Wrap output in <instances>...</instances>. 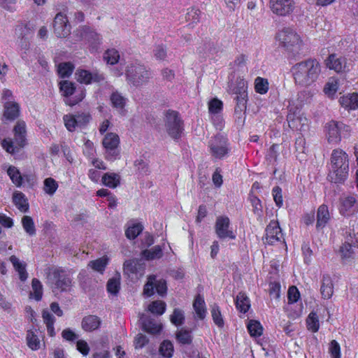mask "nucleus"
Listing matches in <instances>:
<instances>
[{
	"instance_id": "obj_1",
	"label": "nucleus",
	"mask_w": 358,
	"mask_h": 358,
	"mask_svg": "<svg viewBox=\"0 0 358 358\" xmlns=\"http://www.w3.org/2000/svg\"><path fill=\"white\" fill-rule=\"evenodd\" d=\"M321 69L320 63L316 59H308L293 66L292 72L296 84L308 87L317 81Z\"/></svg>"
},
{
	"instance_id": "obj_2",
	"label": "nucleus",
	"mask_w": 358,
	"mask_h": 358,
	"mask_svg": "<svg viewBox=\"0 0 358 358\" xmlns=\"http://www.w3.org/2000/svg\"><path fill=\"white\" fill-rule=\"evenodd\" d=\"M349 158L348 154L341 149L332 151L329 180L334 183H343L348 178Z\"/></svg>"
},
{
	"instance_id": "obj_3",
	"label": "nucleus",
	"mask_w": 358,
	"mask_h": 358,
	"mask_svg": "<svg viewBox=\"0 0 358 358\" xmlns=\"http://www.w3.org/2000/svg\"><path fill=\"white\" fill-rule=\"evenodd\" d=\"M125 75L128 84L136 87L146 85L152 78V72L138 62L127 65Z\"/></svg>"
},
{
	"instance_id": "obj_4",
	"label": "nucleus",
	"mask_w": 358,
	"mask_h": 358,
	"mask_svg": "<svg viewBox=\"0 0 358 358\" xmlns=\"http://www.w3.org/2000/svg\"><path fill=\"white\" fill-rule=\"evenodd\" d=\"M275 38L280 47L290 52L299 51L302 44L300 36L290 27H285L280 30L276 34Z\"/></svg>"
},
{
	"instance_id": "obj_5",
	"label": "nucleus",
	"mask_w": 358,
	"mask_h": 358,
	"mask_svg": "<svg viewBox=\"0 0 358 358\" xmlns=\"http://www.w3.org/2000/svg\"><path fill=\"white\" fill-rule=\"evenodd\" d=\"M48 280L55 285L54 289L68 292L72 285V273L70 271L55 268L48 273Z\"/></svg>"
},
{
	"instance_id": "obj_6",
	"label": "nucleus",
	"mask_w": 358,
	"mask_h": 358,
	"mask_svg": "<svg viewBox=\"0 0 358 358\" xmlns=\"http://www.w3.org/2000/svg\"><path fill=\"white\" fill-rule=\"evenodd\" d=\"M164 122L165 130L169 136L175 140L180 138L184 128L179 113L175 110H167L164 115Z\"/></svg>"
},
{
	"instance_id": "obj_7",
	"label": "nucleus",
	"mask_w": 358,
	"mask_h": 358,
	"mask_svg": "<svg viewBox=\"0 0 358 358\" xmlns=\"http://www.w3.org/2000/svg\"><path fill=\"white\" fill-rule=\"evenodd\" d=\"M327 136L329 143H337L341 138H347L350 136L351 129L348 125L343 122L331 121L326 124Z\"/></svg>"
},
{
	"instance_id": "obj_8",
	"label": "nucleus",
	"mask_w": 358,
	"mask_h": 358,
	"mask_svg": "<svg viewBox=\"0 0 358 358\" xmlns=\"http://www.w3.org/2000/svg\"><path fill=\"white\" fill-rule=\"evenodd\" d=\"M105 149V157L107 160L115 161L120 157L119 149L120 138L115 133L107 134L102 141Z\"/></svg>"
},
{
	"instance_id": "obj_9",
	"label": "nucleus",
	"mask_w": 358,
	"mask_h": 358,
	"mask_svg": "<svg viewBox=\"0 0 358 358\" xmlns=\"http://www.w3.org/2000/svg\"><path fill=\"white\" fill-rule=\"evenodd\" d=\"M208 148L210 155L215 159H222L229 152L227 140L222 136H215L211 138L208 142Z\"/></svg>"
},
{
	"instance_id": "obj_10",
	"label": "nucleus",
	"mask_w": 358,
	"mask_h": 358,
	"mask_svg": "<svg viewBox=\"0 0 358 358\" xmlns=\"http://www.w3.org/2000/svg\"><path fill=\"white\" fill-rule=\"evenodd\" d=\"M338 210L339 213L345 217L358 214V196L348 195L339 199Z\"/></svg>"
},
{
	"instance_id": "obj_11",
	"label": "nucleus",
	"mask_w": 358,
	"mask_h": 358,
	"mask_svg": "<svg viewBox=\"0 0 358 358\" xmlns=\"http://www.w3.org/2000/svg\"><path fill=\"white\" fill-rule=\"evenodd\" d=\"M124 273L131 280H138L144 275L145 264L141 259H129L123 265Z\"/></svg>"
},
{
	"instance_id": "obj_12",
	"label": "nucleus",
	"mask_w": 358,
	"mask_h": 358,
	"mask_svg": "<svg viewBox=\"0 0 358 358\" xmlns=\"http://www.w3.org/2000/svg\"><path fill=\"white\" fill-rule=\"evenodd\" d=\"M287 120L292 129L305 131L308 128V120L300 114V110H294L293 106L289 107Z\"/></svg>"
},
{
	"instance_id": "obj_13",
	"label": "nucleus",
	"mask_w": 358,
	"mask_h": 358,
	"mask_svg": "<svg viewBox=\"0 0 358 358\" xmlns=\"http://www.w3.org/2000/svg\"><path fill=\"white\" fill-rule=\"evenodd\" d=\"M269 7L271 11L279 16H288L296 8L294 0H270Z\"/></svg>"
},
{
	"instance_id": "obj_14",
	"label": "nucleus",
	"mask_w": 358,
	"mask_h": 358,
	"mask_svg": "<svg viewBox=\"0 0 358 358\" xmlns=\"http://www.w3.org/2000/svg\"><path fill=\"white\" fill-rule=\"evenodd\" d=\"M215 231L217 237L220 239L236 238V235L230 227L229 218L227 216H219L216 219Z\"/></svg>"
},
{
	"instance_id": "obj_15",
	"label": "nucleus",
	"mask_w": 358,
	"mask_h": 358,
	"mask_svg": "<svg viewBox=\"0 0 358 358\" xmlns=\"http://www.w3.org/2000/svg\"><path fill=\"white\" fill-rule=\"evenodd\" d=\"M284 236L278 222L271 220L266 229V243L273 245L275 243H284Z\"/></svg>"
},
{
	"instance_id": "obj_16",
	"label": "nucleus",
	"mask_w": 358,
	"mask_h": 358,
	"mask_svg": "<svg viewBox=\"0 0 358 358\" xmlns=\"http://www.w3.org/2000/svg\"><path fill=\"white\" fill-rule=\"evenodd\" d=\"M54 33L59 38H66L71 33V25L66 16L62 13L56 15L54 20Z\"/></svg>"
},
{
	"instance_id": "obj_17",
	"label": "nucleus",
	"mask_w": 358,
	"mask_h": 358,
	"mask_svg": "<svg viewBox=\"0 0 358 358\" xmlns=\"http://www.w3.org/2000/svg\"><path fill=\"white\" fill-rule=\"evenodd\" d=\"M75 75L79 83L85 85L99 83L105 79L104 76L98 71L90 72L85 69H78Z\"/></svg>"
},
{
	"instance_id": "obj_18",
	"label": "nucleus",
	"mask_w": 358,
	"mask_h": 358,
	"mask_svg": "<svg viewBox=\"0 0 358 358\" xmlns=\"http://www.w3.org/2000/svg\"><path fill=\"white\" fill-rule=\"evenodd\" d=\"M327 66L336 72H344L349 70L347 59L344 57H338L335 54L330 55L327 60Z\"/></svg>"
},
{
	"instance_id": "obj_19",
	"label": "nucleus",
	"mask_w": 358,
	"mask_h": 358,
	"mask_svg": "<svg viewBox=\"0 0 358 358\" xmlns=\"http://www.w3.org/2000/svg\"><path fill=\"white\" fill-rule=\"evenodd\" d=\"M313 93L308 90L299 92L296 99H292L289 101L288 109H289L290 106H293L294 110H300L305 104L310 102Z\"/></svg>"
},
{
	"instance_id": "obj_20",
	"label": "nucleus",
	"mask_w": 358,
	"mask_h": 358,
	"mask_svg": "<svg viewBox=\"0 0 358 358\" xmlns=\"http://www.w3.org/2000/svg\"><path fill=\"white\" fill-rule=\"evenodd\" d=\"M83 31L84 39L90 44L92 49L96 50L102 41L101 35L89 27L83 28Z\"/></svg>"
},
{
	"instance_id": "obj_21",
	"label": "nucleus",
	"mask_w": 358,
	"mask_h": 358,
	"mask_svg": "<svg viewBox=\"0 0 358 358\" xmlns=\"http://www.w3.org/2000/svg\"><path fill=\"white\" fill-rule=\"evenodd\" d=\"M320 292L324 299H330L334 294V284L328 274H324L321 280Z\"/></svg>"
},
{
	"instance_id": "obj_22",
	"label": "nucleus",
	"mask_w": 358,
	"mask_h": 358,
	"mask_svg": "<svg viewBox=\"0 0 358 358\" xmlns=\"http://www.w3.org/2000/svg\"><path fill=\"white\" fill-rule=\"evenodd\" d=\"M248 82L242 78H238L235 86L231 89L234 94L236 95V100H248Z\"/></svg>"
},
{
	"instance_id": "obj_23",
	"label": "nucleus",
	"mask_w": 358,
	"mask_h": 358,
	"mask_svg": "<svg viewBox=\"0 0 358 358\" xmlns=\"http://www.w3.org/2000/svg\"><path fill=\"white\" fill-rule=\"evenodd\" d=\"M13 131L15 143L19 147H23L26 141V124L24 122H17L13 129Z\"/></svg>"
},
{
	"instance_id": "obj_24",
	"label": "nucleus",
	"mask_w": 358,
	"mask_h": 358,
	"mask_svg": "<svg viewBox=\"0 0 358 358\" xmlns=\"http://www.w3.org/2000/svg\"><path fill=\"white\" fill-rule=\"evenodd\" d=\"M341 105L348 110L358 108V93L348 94L340 98Z\"/></svg>"
},
{
	"instance_id": "obj_25",
	"label": "nucleus",
	"mask_w": 358,
	"mask_h": 358,
	"mask_svg": "<svg viewBox=\"0 0 358 358\" xmlns=\"http://www.w3.org/2000/svg\"><path fill=\"white\" fill-rule=\"evenodd\" d=\"M330 219V215L328 207L325 205L320 206L317 212V229H323Z\"/></svg>"
},
{
	"instance_id": "obj_26",
	"label": "nucleus",
	"mask_w": 358,
	"mask_h": 358,
	"mask_svg": "<svg viewBox=\"0 0 358 358\" xmlns=\"http://www.w3.org/2000/svg\"><path fill=\"white\" fill-rule=\"evenodd\" d=\"M236 104L234 109V116L238 124L243 125L245 120V110L248 100H236Z\"/></svg>"
},
{
	"instance_id": "obj_27",
	"label": "nucleus",
	"mask_w": 358,
	"mask_h": 358,
	"mask_svg": "<svg viewBox=\"0 0 358 358\" xmlns=\"http://www.w3.org/2000/svg\"><path fill=\"white\" fill-rule=\"evenodd\" d=\"M10 262L12 263L15 270L18 273L21 281H25L27 279L28 274L26 271V264L22 262L16 256L10 257Z\"/></svg>"
},
{
	"instance_id": "obj_28",
	"label": "nucleus",
	"mask_w": 358,
	"mask_h": 358,
	"mask_svg": "<svg viewBox=\"0 0 358 358\" xmlns=\"http://www.w3.org/2000/svg\"><path fill=\"white\" fill-rule=\"evenodd\" d=\"M100 319L95 315H88L82 320V328L86 331H92L99 327Z\"/></svg>"
},
{
	"instance_id": "obj_29",
	"label": "nucleus",
	"mask_w": 358,
	"mask_h": 358,
	"mask_svg": "<svg viewBox=\"0 0 358 358\" xmlns=\"http://www.w3.org/2000/svg\"><path fill=\"white\" fill-rule=\"evenodd\" d=\"M141 321L143 329L148 333L157 334L162 330V325L150 317H142Z\"/></svg>"
},
{
	"instance_id": "obj_30",
	"label": "nucleus",
	"mask_w": 358,
	"mask_h": 358,
	"mask_svg": "<svg viewBox=\"0 0 358 358\" xmlns=\"http://www.w3.org/2000/svg\"><path fill=\"white\" fill-rule=\"evenodd\" d=\"M141 256L148 261L160 259L163 256L162 248L160 245H155L150 249L143 250Z\"/></svg>"
},
{
	"instance_id": "obj_31",
	"label": "nucleus",
	"mask_w": 358,
	"mask_h": 358,
	"mask_svg": "<svg viewBox=\"0 0 358 358\" xmlns=\"http://www.w3.org/2000/svg\"><path fill=\"white\" fill-rule=\"evenodd\" d=\"M101 181L105 186L113 189L120 185V176L115 173H106L103 175Z\"/></svg>"
},
{
	"instance_id": "obj_32",
	"label": "nucleus",
	"mask_w": 358,
	"mask_h": 358,
	"mask_svg": "<svg viewBox=\"0 0 358 358\" xmlns=\"http://www.w3.org/2000/svg\"><path fill=\"white\" fill-rule=\"evenodd\" d=\"M193 308L199 319L203 320L206 317V308L204 299L200 295L196 296L193 303Z\"/></svg>"
},
{
	"instance_id": "obj_33",
	"label": "nucleus",
	"mask_w": 358,
	"mask_h": 358,
	"mask_svg": "<svg viewBox=\"0 0 358 358\" xmlns=\"http://www.w3.org/2000/svg\"><path fill=\"white\" fill-rule=\"evenodd\" d=\"M13 203L16 207L22 213H25L29 209V204L23 193L16 192L13 196Z\"/></svg>"
},
{
	"instance_id": "obj_34",
	"label": "nucleus",
	"mask_w": 358,
	"mask_h": 358,
	"mask_svg": "<svg viewBox=\"0 0 358 358\" xmlns=\"http://www.w3.org/2000/svg\"><path fill=\"white\" fill-rule=\"evenodd\" d=\"M110 99L113 107L115 108L121 112H123L124 108L127 103V98L116 91L111 94Z\"/></svg>"
},
{
	"instance_id": "obj_35",
	"label": "nucleus",
	"mask_w": 358,
	"mask_h": 358,
	"mask_svg": "<svg viewBox=\"0 0 358 358\" xmlns=\"http://www.w3.org/2000/svg\"><path fill=\"white\" fill-rule=\"evenodd\" d=\"M4 108V116L6 119L14 120L18 116L19 106L17 103L6 101Z\"/></svg>"
},
{
	"instance_id": "obj_36",
	"label": "nucleus",
	"mask_w": 358,
	"mask_h": 358,
	"mask_svg": "<svg viewBox=\"0 0 358 358\" xmlns=\"http://www.w3.org/2000/svg\"><path fill=\"white\" fill-rule=\"evenodd\" d=\"M143 227L140 223H132L127 225L125 236L128 239H135L143 231Z\"/></svg>"
},
{
	"instance_id": "obj_37",
	"label": "nucleus",
	"mask_w": 358,
	"mask_h": 358,
	"mask_svg": "<svg viewBox=\"0 0 358 358\" xmlns=\"http://www.w3.org/2000/svg\"><path fill=\"white\" fill-rule=\"evenodd\" d=\"M236 308L241 313H245L250 305L248 297L242 292L238 293L236 298Z\"/></svg>"
},
{
	"instance_id": "obj_38",
	"label": "nucleus",
	"mask_w": 358,
	"mask_h": 358,
	"mask_svg": "<svg viewBox=\"0 0 358 358\" xmlns=\"http://www.w3.org/2000/svg\"><path fill=\"white\" fill-rule=\"evenodd\" d=\"M176 338L178 341L182 345H189L192 342V336L191 331L181 329L176 333Z\"/></svg>"
},
{
	"instance_id": "obj_39",
	"label": "nucleus",
	"mask_w": 358,
	"mask_h": 358,
	"mask_svg": "<svg viewBox=\"0 0 358 358\" xmlns=\"http://www.w3.org/2000/svg\"><path fill=\"white\" fill-rule=\"evenodd\" d=\"M108 259L107 257H103L94 261H91L88 266H90L94 271L103 273L107 264Z\"/></svg>"
},
{
	"instance_id": "obj_40",
	"label": "nucleus",
	"mask_w": 358,
	"mask_h": 358,
	"mask_svg": "<svg viewBox=\"0 0 358 358\" xmlns=\"http://www.w3.org/2000/svg\"><path fill=\"white\" fill-rule=\"evenodd\" d=\"M8 175L9 176L12 182L17 186L20 187L22 184V177L19 170L13 166H9L7 170Z\"/></svg>"
},
{
	"instance_id": "obj_41",
	"label": "nucleus",
	"mask_w": 358,
	"mask_h": 358,
	"mask_svg": "<svg viewBox=\"0 0 358 358\" xmlns=\"http://www.w3.org/2000/svg\"><path fill=\"white\" fill-rule=\"evenodd\" d=\"M247 328L252 336L258 337L262 334V326L260 322L257 320H250L248 324Z\"/></svg>"
},
{
	"instance_id": "obj_42",
	"label": "nucleus",
	"mask_w": 358,
	"mask_h": 358,
	"mask_svg": "<svg viewBox=\"0 0 358 358\" xmlns=\"http://www.w3.org/2000/svg\"><path fill=\"white\" fill-rule=\"evenodd\" d=\"M31 287L32 292H31L30 295L32 296L36 301H40L43 296V286L41 282L38 279L34 278L32 280Z\"/></svg>"
},
{
	"instance_id": "obj_43",
	"label": "nucleus",
	"mask_w": 358,
	"mask_h": 358,
	"mask_svg": "<svg viewBox=\"0 0 358 358\" xmlns=\"http://www.w3.org/2000/svg\"><path fill=\"white\" fill-rule=\"evenodd\" d=\"M159 354L166 358H171L173 354V345L169 341H164L159 349Z\"/></svg>"
},
{
	"instance_id": "obj_44",
	"label": "nucleus",
	"mask_w": 358,
	"mask_h": 358,
	"mask_svg": "<svg viewBox=\"0 0 358 358\" xmlns=\"http://www.w3.org/2000/svg\"><path fill=\"white\" fill-rule=\"evenodd\" d=\"M59 89L62 93V95L66 97L72 96L76 91L74 84L69 80L61 81L59 83Z\"/></svg>"
},
{
	"instance_id": "obj_45",
	"label": "nucleus",
	"mask_w": 358,
	"mask_h": 358,
	"mask_svg": "<svg viewBox=\"0 0 358 358\" xmlns=\"http://www.w3.org/2000/svg\"><path fill=\"white\" fill-rule=\"evenodd\" d=\"M268 82L266 78L257 77L255 80V89L256 92L260 94H266L268 90Z\"/></svg>"
},
{
	"instance_id": "obj_46",
	"label": "nucleus",
	"mask_w": 358,
	"mask_h": 358,
	"mask_svg": "<svg viewBox=\"0 0 358 358\" xmlns=\"http://www.w3.org/2000/svg\"><path fill=\"white\" fill-rule=\"evenodd\" d=\"M201 14V12L199 9L195 7H192L187 10L185 15L186 21L189 22V24H196L199 22Z\"/></svg>"
},
{
	"instance_id": "obj_47",
	"label": "nucleus",
	"mask_w": 358,
	"mask_h": 358,
	"mask_svg": "<svg viewBox=\"0 0 358 358\" xmlns=\"http://www.w3.org/2000/svg\"><path fill=\"white\" fill-rule=\"evenodd\" d=\"M103 58L108 64L113 65L118 62L120 54L115 48L108 49L105 52Z\"/></svg>"
},
{
	"instance_id": "obj_48",
	"label": "nucleus",
	"mask_w": 358,
	"mask_h": 358,
	"mask_svg": "<svg viewBox=\"0 0 358 358\" xmlns=\"http://www.w3.org/2000/svg\"><path fill=\"white\" fill-rule=\"evenodd\" d=\"M308 329L315 333L320 328L319 320L316 313H310L306 320Z\"/></svg>"
},
{
	"instance_id": "obj_49",
	"label": "nucleus",
	"mask_w": 358,
	"mask_h": 358,
	"mask_svg": "<svg viewBox=\"0 0 358 358\" xmlns=\"http://www.w3.org/2000/svg\"><path fill=\"white\" fill-rule=\"evenodd\" d=\"M338 88V83L335 78H330L326 83L324 87V92L326 95L331 97L333 96L337 92Z\"/></svg>"
},
{
	"instance_id": "obj_50",
	"label": "nucleus",
	"mask_w": 358,
	"mask_h": 358,
	"mask_svg": "<svg viewBox=\"0 0 358 358\" xmlns=\"http://www.w3.org/2000/svg\"><path fill=\"white\" fill-rule=\"evenodd\" d=\"M22 224L24 231L29 235L36 234L35 225L33 219L29 216H24L22 219Z\"/></svg>"
},
{
	"instance_id": "obj_51",
	"label": "nucleus",
	"mask_w": 358,
	"mask_h": 358,
	"mask_svg": "<svg viewBox=\"0 0 358 358\" xmlns=\"http://www.w3.org/2000/svg\"><path fill=\"white\" fill-rule=\"evenodd\" d=\"M166 310V303L162 301L152 302L148 306V310L153 314L161 315Z\"/></svg>"
},
{
	"instance_id": "obj_52",
	"label": "nucleus",
	"mask_w": 358,
	"mask_h": 358,
	"mask_svg": "<svg viewBox=\"0 0 358 358\" xmlns=\"http://www.w3.org/2000/svg\"><path fill=\"white\" fill-rule=\"evenodd\" d=\"M27 341L28 346L33 350L40 348V340L34 331L29 330L27 333Z\"/></svg>"
},
{
	"instance_id": "obj_53",
	"label": "nucleus",
	"mask_w": 358,
	"mask_h": 358,
	"mask_svg": "<svg viewBox=\"0 0 358 358\" xmlns=\"http://www.w3.org/2000/svg\"><path fill=\"white\" fill-rule=\"evenodd\" d=\"M73 68L70 62L61 63L58 65V73L62 78H69L73 73Z\"/></svg>"
},
{
	"instance_id": "obj_54",
	"label": "nucleus",
	"mask_w": 358,
	"mask_h": 358,
	"mask_svg": "<svg viewBox=\"0 0 358 358\" xmlns=\"http://www.w3.org/2000/svg\"><path fill=\"white\" fill-rule=\"evenodd\" d=\"M211 315L213 320V322L218 327H223L224 326V320L221 314L220 309L219 306L216 304H214L211 308Z\"/></svg>"
},
{
	"instance_id": "obj_55",
	"label": "nucleus",
	"mask_w": 358,
	"mask_h": 358,
	"mask_svg": "<svg viewBox=\"0 0 358 358\" xmlns=\"http://www.w3.org/2000/svg\"><path fill=\"white\" fill-rule=\"evenodd\" d=\"M58 188L56 180L52 178H48L44 180L43 189L45 193L52 195Z\"/></svg>"
},
{
	"instance_id": "obj_56",
	"label": "nucleus",
	"mask_w": 358,
	"mask_h": 358,
	"mask_svg": "<svg viewBox=\"0 0 358 358\" xmlns=\"http://www.w3.org/2000/svg\"><path fill=\"white\" fill-rule=\"evenodd\" d=\"M249 199L253 208V212L255 215L261 217L262 215V206L260 199L253 194H250Z\"/></svg>"
},
{
	"instance_id": "obj_57",
	"label": "nucleus",
	"mask_w": 358,
	"mask_h": 358,
	"mask_svg": "<svg viewBox=\"0 0 358 358\" xmlns=\"http://www.w3.org/2000/svg\"><path fill=\"white\" fill-rule=\"evenodd\" d=\"M171 322L176 326H180L183 324L185 320L184 313L182 310L176 308L170 317Z\"/></svg>"
},
{
	"instance_id": "obj_58",
	"label": "nucleus",
	"mask_w": 358,
	"mask_h": 358,
	"mask_svg": "<svg viewBox=\"0 0 358 358\" xmlns=\"http://www.w3.org/2000/svg\"><path fill=\"white\" fill-rule=\"evenodd\" d=\"M65 127L69 131H73L78 127L75 115L67 114L63 117Z\"/></svg>"
},
{
	"instance_id": "obj_59",
	"label": "nucleus",
	"mask_w": 358,
	"mask_h": 358,
	"mask_svg": "<svg viewBox=\"0 0 358 358\" xmlns=\"http://www.w3.org/2000/svg\"><path fill=\"white\" fill-rule=\"evenodd\" d=\"M223 103L217 98L213 99L208 103V110L211 114H217L222 110Z\"/></svg>"
},
{
	"instance_id": "obj_60",
	"label": "nucleus",
	"mask_w": 358,
	"mask_h": 358,
	"mask_svg": "<svg viewBox=\"0 0 358 358\" xmlns=\"http://www.w3.org/2000/svg\"><path fill=\"white\" fill-rule=\"evenodd\" d=\"M341 257L343 259H350L353 255V250L352 245L348 243H345L340 248Z\"/></svg>"
},
{
	"instance_id": "obj_61",
	"label": "nucleus",
	"mask_w": 358,
	"mask_h": 358,
	"mask_svg": "<svg viewBox=\"0 0 358 358\" xmlns=\"http://www.w3.org/2000/svg\"><path fill=\"white\" fill-rule=\"evenodd\" d=\"M155 282V276L150 275L148 282L144 286L143 294L147 296H150L154 294V285Z\"/></svg>"
},
{
	"instance_id": "obj_62",
	"label": "nucleus",
	"mask_w": 358,
	"mask_h": 358,
	"mask_svg": "<svg viewBox=\"0 0 358 358\" xmlns=\"http://www.w3.org/2000/svg\"><path fill=\"white\" fill-rule=\"evenodd\" d=\"M329 352L331 358H341V348L336 341L333 340L331 341L329 348Z\"/></svg>"
},
{
	"instance_id": "obj_63",
	"label": "nucleus",
	"mask_w": 358,
	"mask_h": 358,
	"mask_svg": "<svg viewBox=\"0 0 358 358\" xmlns=\"http://www.w3.org/2000/svg\"><path fill=\"white\" fill-rule=\"evenodd\" d=\"M272 194L276 206L278 208L282 207L283 204L282 189L278 186L274 187L272 189Z\"/></svg>"
},
{
	"instance_id": "obj_64",
	"label": "nucleus",
	"mask_w": 358,
	"mask_h": 358,
	"mask_svg": "<svg viewBox=\"0 0 358 358\" xmlns=\"http://www.w3.org/2000/svg\"><path fill=\"white\" fill-rule=\"evenodd\" d=\"M348 236L355 240V243L358 247V219L351 221L350 223V232Z\"/></svg>"
}]
</instances>
